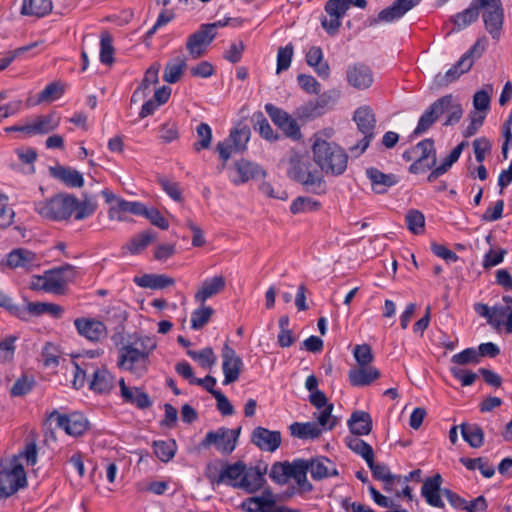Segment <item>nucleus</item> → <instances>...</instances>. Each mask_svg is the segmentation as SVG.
<instances>
[{"mask_svg":"<svg viewBox=\"0 0 512 512\" xmlns=\"http://www.w3.org/2000/svg\"><path fill=\"white\" fill-rule=\"evenodd\" d=\"M96 209V197L86 193L81 201L73 195L59 193L35 204L36 212L51 221L68 220L73 214L75 220H83L93 215Z\"/></svg>","mask_w":512,"mask_h":512,"instance_id":"obj_1","label":"nucleus"},{"mask_svg":"<svg viewBox=\"0 0 512 512\" xmlns=\"http://www.w3.org/2000/svg\"><path fill=\"white\" fill-rule=\"evenodd\" d=\"M315 163L322 172L339 176L347 168L348 155L339 145L323 139H316L312 146Z\"/></svg>","mask_w":512,"mask_h":512,"instance_id":"obj_2","label":"nucleus"},{"mask_svg":"<svg viewBox=\"0 0 512 512\" xmlns=\"http://www.w3.org/2000/svg\"><path fill=\"white\" fill-rule=\"evenodd\" d=\"M287 175L290 179L301 183L307 190L321 194L325 191L323 176L315 169L308 156L292 154L289 158Z\"/></svg>","mask_w":512,"mask_h":512,"instance_id":"obj_3","label":"nucleus"},{"mask_svg":"<svg viewBox=\"0 0 512 512\" xmlns=\"http://www.w3.org/2000/svg\"><path fill=\"white\" fill-rule=\"evenodd\" d=\"M486 39H478L474 45L465 52L461 58L444 74H437L434 82L437 86H448L456 81L462 74L467 73L473 66L474 61L481 57L485 50Z\"/></svg>","mask_w":512,"mask_h":512,"instance_id":"obj_4","label":"nucleus"},{"mask_svg":"<svg viewBox=\"0 0 512 512\" xmlns=\"http://www.w3.org/2000/svg\"><path fill=\"white\" fill-rule=\"evenodd\" d=\"M353 119L357 124L358 130L363 134V138L359 140L356 145L351 146L350 151L355 156H360L368 148L371 140L374 138L376 119L369 106L359 107L354 112Z\"/></svg>","mask_w":512,"mask_h":512,"instance_id":"obj_5","label":"nucleus"},{"mask_svg":"<svg viewBox=\"0 0 512 512\" xmlns=\"http://www.w3.org/2000/svg\"><path fill=\"white\" fill-rule=\"evenodd\" d=\"M240 430V428L229 429L221 427L216 431H209L202 440L201 446L203 448H208L211 445H214L220 453L229 455L236 448Z\"/></svg>","mask_w":512,"mask_h":512,"instance_id":"obj_6","label":"nucleus"},{"mask_svg":"<svg viewBox=\"0 0 512 512\" xmlns=\"http://www.w3.org/2000/svg\"><path fill=\"white\" fill-rule=\"evenodd\" d=\"M480 10L487 32L493 39H499L504 22V9L501 0H480Z\"/></svg>","mask_w":512,"mask_h":512,"instance_id":"obj_7","label":"nucleus"},{"mask_svg":"<svg viewBox=\"0 0 512 512\" xmlns=\"http://www.w3.org/2000/svg\"><path fill=\"white\" fill-rule=\"evenodd\" d=\"M265 111L271 118L272 122L283 131L287 138L294 141L301 140L302 133L300 126L296 119H294L289 113L271 103H267L265 105Z\"/></svg>","mask_w":512,"mask_h":512,"instance_id":"obj_8","label":"nucleus"},{"mask_svg":"<svg viewBox=\"0 0 512 512\" xmlns=\"http://www.w3.org/2000/svg\"><path fill=\"white\" fill-rule=\"evenodd\" d=\"M27 484L26 473L21 464L15 463L10 469L0 471V499L16 493Z\"/></svg>","mask_w":512,"mask_h":512,"instance_id":"obj_9","label":"nucleus"},{"mask_svg":"<svg viewBox=\"0 0 512 512\" xmlns=\"http://www.w3.org/2000/svg\"><path fill=\"white\" fill-rule=\"evenodd\" d=\"M415 161L409 167L414 174L423 173L436 165V150L432 139L420 141L414 148Z\"/></svg>","mask_w":512,"mask_h":512,"instance_id":"obj_10","label":"nucleus"},{"mask_svg":"<svg viewBox=\"0 0 512 512\" xmlns=\"http://www.w3.org/2000/svg\"><path fill=\"white\" fill-rule=\"evenodd\" d=\"M148 362L147 352H141L138 348L127 345L120 350L119 367L137 376H142L147 371Z\"/></svg>","mask_w":512,"mask_h":512,"instance_id":"obj_11","label":"nucleus"},{"mask_svg":"<svg viewBox=\"0 0 512 512\" xmlns=\"http://www.w3.org/2000/svg\"><path fill=\"white\" fill-rule=\"evenodd\" d=\"M352 0H329L325 5V11L329 18L321 20L322 27L329 34H336L341 26V19L350 8Z\"/></svg>","mask_w":512,"mask_h":512,"instance_id":"obj_12","label":"nucleus"},{"mask_svg":"<svg viewBox=\"0 0 512 512\" xmlns=\"http://www.w3.org/2000/svg\"><path fill=\"white\" fill-rule=\"evenodd\" d=\"M74 267L65 265L45 273L43 288L46 291L60 294L66 285L75 277Z\"/></svg>","mask_w":512,"mask_h":512,"instance_id":"obj_13","label":"nucleus"},{"mask_svg":"<svg viewBox=\"0 0 512 512\" xmlns=\"http://www.w3.org/2000/svg\"><path fill=\"white\" fill-rule=\"evenodd\" d=\"M49 418L55 419L57 427L63 429L70 436H80L88 429V420L80 413L62 415L53 411Z\"/></svg>","mask_w":512,"mask_h":512,"instance_id":"obj_14","label":"nucleus"},{"mask_svg":"<svg viewBox=\"0 0 512 512\" xmlns=\"http://www.w3.org/2000/svg\"><path fill=\"white\" fill-rule=\"evenodd\" d=\"M77 333L90 342H100L107 337L105 324L95 318L80 317L74 320Z\"/></svg>","mask_w":512,"mask_h":512,"instance_id":"obj_15","label":"nucleus"},{"mask_svg":"<svg viewBox=\"0 0 512 512\" xmlns=\"http://www.w3.org/2000/svg\"><path fill=\"white\" fill-rule=\"evenodd\" d=\"M222 359V369L224 373L223 384L228 385L238 380L243 367V362L228 343H225L222 348Z\"/></svg>","mask_w":512,"mask_h":512,"instance_id":"obj_16","label":"nucleus"},{"mask_svg":"<svg viewBox=\"0 0 512 512\" xmlns=\"http://www.w3.org/2000/svg\"><path fill=\"white\" fill-rule=\"evenodd\" d=\"M211 28L205 27L203 24L200 28L191 34L186 43V49L192 59L202 57L209 44L214 40L215 34H211Z\"/></svg>","mask_w":512,"mask_h":512,"instance_id":"obj_17","label":"nucleus"},{"mask_svg":"<svg viewBox=\"0 0 512 512\" xmlns=\"http://www.w3.org/2000/svg\"><path fill=\"white\" fill-rule=\"evenodd\" d=\"M251 441L262 451L274 452L281 445L282 438L279 431L257 427L252 432Z\"/></svg>","mask_w":512,"mask_h":512,"instance_id":"obj_18","label":"nucleus"},{"mask_svg":"<svg viewBox=\"0 0 512 512\" xmlns=\"http://www.w3.org/2000/svg\"><path fill=\"white\" fill-rule=\"evenodd\" d=\"M366 176L371 183V189L376 194H385L389 188L399 182V177L395 174H386L378 168L369 167L366 169Z\"/></svg>","mask_w":512,"mask_h":512,"instance_id":"obj_19","label":"nucleus"},{"mask_svg":"<svg viewBox=\"0 0 512 512\" xmlns=\"http://www.w3.org/2000/svg\"><path fill=\"white\" fill-rule=\"evenodd\" d=\"M442 481V476L437 473L432 477H428L423 482L421 494L432 507L444 508L445 506L441 498L443 491V489H441Z\"/></svg>","mask_w":512,"mask_h":512,"instance_id":"obj_20","label":"nucleus"},{"mask_svg":"<svg viewBox=\"0 0 512 512\" xmlns=\"http://www.w3.org/2000/svg\"><path fill=\"white\" fill-rule=\"evenodd\" d=\"M348 83L356 89L369 88L373 83V72L365 64L356 63L350 65L346 72Z\"/></svg>","mask_w":512,"mask_h":512,"instance_id":"obj_21","label":"nucleus"},{"mask_svg":"<svg viewBox=\"0 0 512 512\" xmlns=\"http://www.w3.org/2000/svg\"><path fill=\"white\" fill-rule=\"evenodd\" d=\"M306 463L311 477L316 481L338 476L339 474L335 464L325 456L306 459Z\"/></svg>","mask_w":512,"mask_h":512,"instance_id":"obj_22","label":"nucleus"},{"mask_svg":"<svg viewBox=\"0 0 512 512\" xmlns=\"http://www.w3.org/2000/svg\"><path fill=\"white\" fill-rule=\"evenodd\" d=\"M234 166L237 177L232 178L231 181L235 185L266 176L265 170L260 165L246 159L237 161Z\"/></svg>","mask_w":512,"mask_h":512,"instance_id":"obj_23","label":"nucleus"},{"mask_svg":"<svg viewBox=\"0 0 512 512\" xmlns=\"http://www.w3.org/2000/svg\"><path fill=\"white\" fill-rule=\"evenodd\" d=\"M421 0H396L390 7L383 9L374 22H393L403 17L408 11L419 4Z\"/></svg>","mask_w":512,"mask_h":512,"instance_id":"obj_24","label":"nucleus"},{"mask_svg":"<svg viewBox=\"0 0 512 512\" xmlns=\"http://www.w3.org/2000/svg\"><path fill=\"white\" fill-rule=\"evenodd\" d=\"M6 263L10 268H24L30 270L39 266L40 258L28 249L18 248L7 255Z\"/></svg>","mask_w":512,"mask_h":512,"instance_id":"obj_25","label":"nucleus"},{"mask_svg":"<svg viewBox=\"0 0 512 512\" xmlns=\"http://www.w3.org/2000/svg\"><path fill=\"white\" fill-rule=\"evenodd\" d=\"M437 102H442V104L438 106L441 115L446 114V120L443 123L444 126L455 125L460 121L463 116V108L453 95H445L439 98Z\"/></svg>","mask_w":512,"mask_h":512,"instance_id":"obj_26","label":"nucleus"},{"mask_svg":"<svg viewBox=\"0 0 512 512\" xmlns=\"http://www.w3.org/2000/svg\"><path fill=\"white\" fill-rule=\"evenodd\" d=\"M480 0H472L469 7L451 17L453 31L459 32L476 22L480 13Z\"/></svg>","mask_w":512,"mask_h":512,"instance_id":"obj_27","label":"nucleus"},{"mask_svg":"<svg viewBox=\"0 0 512 512\" xmlns=\"http://www.w3.org/2000/svg\"><path fill=\"white\" fill-rule=\"evenodd\" d=\"M50 175L63 182L65 185L74 188H80L84 185L82 174L71 167L55 166L49 168Z\"/></svg>","mask_w":512,"mask_h":512,"instance_id":"obj_28","label":"nucleus"},{"mask_svg":"<svg viewBox=\"0 0 512 512\" xmlns=\"http://www.w3.org/2000/svg\"><path fill=\"white\" fill-rule=\"evenodd\" d=\"M379 377L380 371L372 366H360L359 368L350 369L348 372L349 382L354 387L370 385Z\"/></svg>","mask_w":512,"mask_h":512,"instance_id":"obj_29","label":"nucleus"},{"mask_svg":"<svg viewBox=\"0 0 512 512\" xmlns=\"http://www.w3.org/2000/svg\"><path fill=\"white\" fill-rule=\"evenodd\" d=\"M60 124V117L55 113L37 117L32 123L27 124L28 135L47 134L55 130Z\"/></svg>","mask_w":512,"mask_h":512,"instance_id":"obj_30","label":"nucleus"},{"mask_svg":"<svg viewBox=\"0 0 512 512\" xmlns=\"http://www.w3.org/2000/svg\"><path fill=\"white\" fill-rule=\"evenodd\" d=\"M225 285V278L221 275L206 279L195 294V300L204 304L209 298L221 292Z\"/></svg>","mask_w":512,"mask_h":512,"instance_id":"obj_31","label":"nucleus"},{"mask_svg":"<svg viewBox=\"0 0 512 512\" xmlns=\"http://www.w3.org/2000/svg\"><path fill=\"white\" fill-rule=\"evenodd\" d=\"M293 467L291 478L294 479L297 484L296 492L299 494L311 492L313 485L307 479L308 466L306 459H294Z\"/></svg>","mask_w":512,"mask_h":512,"instance_id":"obj_32","label":"nucleus"},{"mask_svg":"<svg viewBox=\"0 0 512 512\" xmlns=\"http://www.w3.org/2000/svg\"><path fill=\"white\" fill-rule=\"evenodd\" d=\"M115 385L114 376L105 368L96 369L90 381V389L99 394L109 393Z\"/></svg>","mask_w":512,"mask_h":512,"instance_id":"obj_33","label":"nucleus"},{"mask_svg":"<svg viewBox=\"0 0 512 512\" xmlns=\"http://www.w3.org/2000/svg\"><path fill=\"white\" fill-rule=\"evenodd\" d=\"M348 427L353 435H368L372 430V418L367 412L355 411L348 420Z\"/></svg>","mask_w":512,"mask_h":512,"instance_id":"obj_34","label":"nucleus"},{"mask_svg":"<svg viewBox=\"0 0 512 512\" xmlns=\"http://www.w3.org/2000/svg\"><path fill=\"white\" fill-rule=\"evenodd\" d=\"M263 483L264 476L258 467L247 468L245 466V472L242 475V479L239 480L238 486L249 493H253L259 490Z\"/></svg>","mask_w":512,"mask_h":512,"instance_id":"obj_35","label":"nucleus"},{"mask_svg":"<svg viewBox=\"0 0 512 512\" xmlns=\"http://www.w3.org/2000/svg\"><path fill=\"white\" fill-rule=\"evenodd\" d=\"M245 472V464L242 461L235 462L233 464H224L221 469V477L219 480L221 484L239 488V480L242 479V475Z\"/></svg>","mask_w":512,"mask_h":512,"instance_id":"obj_36","label":"nucleus"},{"mask_svg":"<svg viewBox=\"0 0 512 512\" xmlns=\"http://www.w3.org/2000/svg\"><path fill=\"white\" fill-rule=\"evenodd\" d=\"M134 282L142 288L163 289L174 285L175 280L165 274H144L140 277H135Z\"/></svg>","mask_w":512,"mask_h":512,"instance_id":"obj_37","label":"nucleus"},{"mask_svg":"<svg viewBox=\"0 0 512 512\" xmlns=\"http://www.w3.org/2000/svg\"><path fill=\"white\" fill-rule=\"evenodd\" d=\"M306 62L313 67L319 77L327 79L330 75V68L327 62L323 61V52L320 47L312 46L306 54Z\"/></svg>","mask_w":512,"mask_h":512,"instance_id":"obj_38","label":"nucleus"},{"mask_svg":"<svg viewBox=\"0 0 512 512\" xmlns=\"http://www.w3.org/2000/svg\"><path fill=\"white\" fill-rule=\"evenodd\" d=\"M26 311V319L29 314L34 316H40L43 314H49L54 318H60L64 312L62 306L54 303H46V302H29L25 308Z\"/></svg>","mask_w":512,"mask_h":512,"instance_id":"obj_39","label":"nucleus"},{"mask_svg":"<svg viewBox=\"0 0 512 512\" xmlns=\"http://www.w3.org/2000/svg\"><path fill=\"white\" fill-rule=\"evenodd\" d=\"M440 104H442V102H437L436 100L428 107L427 110H425L413 131L414 135L418 136L425 133L436 122V120L441 116V111L438 108Z\"/></svg>","mask_w":512,"mask_h":512,"instance_id":"obj_40","label":"nucleus"},{"mask_svg":"<svg viewBox=\"0 0 512 512\" xmlns=\"http://www.w3.org/2000/svg\"><path fill=\"white\" fill-rule=\"evenodd\" d=\"M51 0H23L21 14L27 16L43 17L52 11Z\"/></svg>","mask_w":512,"mask_h":512,"instance_id":"obj_41","label":"nucleus"},{"mask_svg":"<svg viewBox=\"0 0 512 512\" xmlns=\"http://www.w3.org/2000/svg\"><path fill=\"white\" fill-rule=\"evenodd\" d=\"M290 432L299 439H315L321 435L322 429L315 422H294L290 425Z\"/></svg>","mask_w":512,"mask_h":512,"instance_id":"obj_42","label":"nucleus"},{"mask_svg":"<svg viewBox=\"0 0 512 512\" xmlns=\"http://www.w3.org/2000/svg\"><path fill=\"white\" fill-rule=\"evenodd\" d=\"M463 439L472 447L479 448L484 442V432L477 424H462L460 426Z\"/></svg>","mask_w":512,"mask_h":512,"instance_id":"obj_43","label":"nucleus"},{"mask_svg":"<svg viewBox=\"0 0 512 512\" xmlns=\"http://www.w3.org/2000/svg\"><path fill=\"white\" fill-rule=\"evenodd\" d=\"M155 233L148 230L143 231L132 237L123 247L131 254H138L142 252L151 242L155 240Z\"/></svg>","mask_w":512,"mask_h":512,"instance_id":"obj_44","label":"nucleus"},{"mask_svg":"<svg viewBox=\"0 0 512 512\" xmlns=\"http://www.w3.org/2000/svg\"><path fill=\"white\" fill-rule=\"evenodd\" d=\"M186 67V59L177 57L166 64L163 79L168 83H176L181 78L184 68Z\"/></svg>","mask_w":512,"mask_h":512,"instance_id":"obj_45","label":"nucleus"},{"mask_svg":"<svg viewBox=\"0 0 512 512\" xmlns=\"http://www.w3.org/2000/svg\"><path fill=\"white\" fill-rule=\"evenodd\" d=\"M347 446L353 452L360 455L366 461L367 465H371L374 459V452L371 445L358 437H350L347 438Z\"/></svg>","mask_w":512,"mask_h":512,"instance_id":"obj_46","label":"nucleus"},{"mask_svg":"<svg viewBox=\"0 0 512 512\" xmlns=\"http://www.w3.org/2000/svg\"><path fill=\"white\" fill-rule=\"evenodd\" d=\"M460 463L463 464L468 470L479 469L485 478H491L494 473V467L489 464L488 460L482 457L479 458H460Z\"/></svg>","mask_w":512,"mask_h":512,"instance_id":"obj_47","label":"nucleus"},{"mask_svg":"<svg viewBox=\"0 0 512 512\" xmlns=\"http://www.w3.org/2000/svg\"><path fill=\"white\" fill-rule=\"evenodd\" d=\"M293 461L289 462H276L272 465L269 476L278 484H286L291 479L293 471Z\"/></svg>","mask_w":512,"mask_h":512,"instance_id":"obj_48","label":"nucleus"},{"mask_svg":"<svg viewBox=\"0 0 512 512\" xmlns=\"http://www.w3.org/2000/svg\"><path fill=\"white\" fill-rule=\"evenodd\" d=\"M255 130H258L261 137L268 141H276L279 139V135L275 134L268 120L264 114L260 111L255 112L252 116Z\"/></svg>","mask_w":512,"mask_h":512,"instance_id":"obj_49","label":"nucleus"},{"mask_svg":"<svg viewBox=\"0 0 512 512\" xmlns=\"http://www.w3.org/2000/svg\"><path fill=\"white\" fill-rule=\"evenodd\" d=\"M504 305L494 306L492 308V322L496 327H501L504 324V321L507 319L508 315L512 312V297L504 296L503 297Z\"/></svg>","mask_w":512,"mask_h":512,"instance_id":"obj_50","label":"nucleus"},{"mask_svg":"<svg viewBox=\"0 0 512 512\" xmlns=\"http://www.w3.org/2000/svg\"><path fill=\"white\" fill-rule=\"evenodd\" d=\"M176 448V442L174 440H159L153 443L154 453L162 462H169L174 457Z\"/></svg>","mask_w":512,"mask_h":512,"instance_id":"obj_51","label":"nucleus"},{"mask_svg":"<svg viewBox=\"0 0 512 512\" xmlns=\"http://www.w3.org/2000/svg\"><path fill=\"white\" fill-rule=\"evenodd\" d=\"M320 206V202L313 198L299 196L291 203L290 211L292 214L306 213L316 211Z\"/></svg>","mask_w":512,"mask_h":512,"instance_id":"obj_52","label":"nucleus"},{"mask_svg":"<svg viewBox=\"0 0 512 512\" xmlns=\"http://www.w3.org/2000/svg\"><path fill=\"white\" fill-rule=\"evenodd\" d=\"M250 129L246 126L231 130L229 141L234 145L235 151L243 152L246 150V144L250 139Z\"/></svg>","mask_w":512,"mask_h":512,"instance_id":"obj_53","label":"nucleus"},{"mask_svg":"<svg viewBox=\"0 0 512 512\" xmlns=\"http://www.w3.org/2000/svg\"><path fill=\"white\" fill-rule=\"evenodd\" d=\"M41 358L46 368L55 369L59 365L61 358L60 351L57 346L48 342L42 349Z\"/></svg>","mask_w":512,"mask_h":512,"instance_id":"obj_54","label":"nucleus"},{"mask_svg":"<svg viewBox=\"0 0 512 512\" xmlns=\"http://www.w3.org/2000/svg\"><path fill=\"white\" fill-rule=\"evenodd\" d=\"M187 355L204 368H211L216 363V356L210 347L204 348L201 351L188 350Z\"/></svg>","mask_w":512,"mask_h":512,"instance_id":"obj_55","label":"nucleus"},{"mask_svg":"<svg viewBox=\"0 0 512 512\" xmlns=\"http://www.w3.org/2000/svg\"><path fill=\"white\" fill-rule=\"evenodd\" d=\"M213 314V309L211 307L205 306L204 304L193 311L191 316V327L194 330H199L204 327L208 321L210 320Z\"/></svg>","mask_w":512,"mask_h":512,"instance_id":"obj_56","label":"nucleus"},{"mask_svg":"<svg viewBox=\"0 0 512 512\" xmlns=\"http://www.w3.org/2000/svg\"><path fill=\"white\" fill-rule=\"evenodd\" d=\"M408 229L414 234H420L424 231L425 217L418 210H410L405 217Z\"/></svg>","mask_w":512,"mask_h":512,"instance_id":"obj_57","label":"nucleus"},{"mask_svg":"<svg viewBox=\"0 0 512 512\" xmlns=\"http://www.w3.org/2000/svg\"><path fill=\"white\" fill-rule=\"evenodd\" d=\"M64 92V87L59 82H53L47 85L38 95V103L51 102L59 99Z\"/></svg>","mask_w":512,"mask_h":512,"instance_id":"obj_58","label":"nucleus"},{"mask_svg":"<svg viewBox=\"0 0 512 512\" xmlns=\"http://www.w3.org/2000/svg\"><path fill=\"white\" fill-rule=\"evenodd\" d=\"M197 136L199 141L194 143L195 151H200L202 149H208L211 145L212 140V130L210 126L206 123H200L196 128Z\"/></svg>","mask_w":512,"mask_h":512,"instance_id":"obj_59","label":"nucleus"},{"mask_svg":"<svg viewBox=\"0 0 512 512\" xmlns=\"http://www.w3.org/2000/svg\"><path fill=\"white\" fill-rule=\"evenodd\" d=\"M159 70H160V64H158V63L153 64L152 66H150L147 69L140 87L137 90H135L132 95V101H135V98L139 95L140 90H146L151 85L158 83Z\"/></svg>","mask_w":512,"mask_h":512,"instance_id":"obj_60","label":"nucleus"},{"mask_svg":"<svg viewBox=\"0 0 512 512\" xmlns=\"http://www.w3.org/2000/svg\"><path fill=\"white\" fill-rule=\"evenodd\" d=\"M117 209L119 212H128L134 215H142L146 212V207L136 201H126L123 199H117L116 207L112 208L110 211V215Z\"/></svg>","mask_w":512,"mask_h":512,"instance_id":"obj_61","label":"nucleus"},{"mask_svg":"<svg viewBox=\"0 0 512 512\" xmlns=\"http://www.w3.org/2000/svg\"><path fill=\"white\" fill-rule=\"evenodd\" d=\"M293 45L287 44L285 47H280L277 53V69L276 72L279 74L282 71L287 70L292 61L293 57Z\"/></svg>","mask_w":512,"mask_h":512,"instance_id":"obj_62","label":"nucleus"},{"mask_svg":"<svg viewBox=\"0 0 512 512\" xmlns=\"http://www.w3.org/2000/svg\"><path fill=\"white\" fill-rule=\"evenodd\" d=\"M318 105L316 101H309L299 106L295 111V115L297 118L304 120L316 118L323 113Z\"/></svg>","mask_w":512,"mask_h":512,"instance_id":"obj_63","label":"nucleus"},{"mask_svg":"<svg viewBox=\"0 0 512 512\" xmlns=\"http://www.w3.org/2000/svg\"><path fill=\"white\" fill-rule=\"evenodd\" d=\"M34 386V380L28 376H22L13 384L10 393L14 397L24 396L29 393Z\"/></svg>","mask_w":512,"mask_h":512,"instance_id":"obj_64","label":"nucleus"}]
</instances>
